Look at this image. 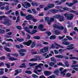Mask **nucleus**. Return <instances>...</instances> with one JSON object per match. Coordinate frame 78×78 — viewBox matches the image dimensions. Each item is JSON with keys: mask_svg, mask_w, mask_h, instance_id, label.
<instances>
[{"mask_svg": "<svg viewBox=\"0 0 78 78\" xmlns=\"http://www.w3.org/2000/svg\"><path fill=\"white\" fill-rule=\"evenodd\" d=\"M18 51L19 53V54L20 56H25V54L23 52H26V51H27V50L25 49H22L20 50H18Z\"/></svg>", "mask_w": 78, "mask_h": 78, "instance_id": "nucleus-1", "label": "nucleus"}, {"mask_svg": "<svg viewBox=\"0 0 78 78\" xmlns=\"http://www.w3.org/2000/svg\"><path fill=\"white\" fill-rule=\"evenodd\" d=\"M36 58H32L30 60V62H33V61H37V60H40L41 59V56H36Z\"/></svg>", "mask_w": 78, "mask_h": 78, "instance_id": "nucleus-2", "label": "nucleus"}, {"mask_svg": "<svg viewBox=\"0 0 78 78\" xmlns=\"http://www.w3.org/2000/svg\"><path fill=\"white\" fill-rule=\"evenodd\" d=\"M54 28H58V29H59L60 30H63L64 27L63 26H58V24H54Z\"/></svg>", "mask_w": 78, "mask_h": 78, "instance_id": "nucleus-3", "label": "nucleus"}, {"mask_svg": "<svg viewBox=\"0 0 78 78\" xmlns=\"http://www.w3.org/2000/svg\"><path fill=\"white\" fill-rule=\"evenodd\" d=\"M48 50V46L44 48L43 49H41L40 50V53H43L45 52H47Z\"/></svg>", "mask_w": 78, "mask_h": 78, "instance_id": "nucleus-4", "label": "nucleus"}, {"mask_svg": "<svg viewBox=\"0 0 78 78\" xmlns=\"http://www.w3.org/2000/svg\"><path fill=\"white\" fill-rule=\"evenodd\" d=\"M22 5L25 8H28V7H30L31 5L28 2H24V4H22Z\"/></svg>", "mask_w": 78, "mask_h": 78, "instance_id": "nucleus-5", "label": "nucleus"}, {"mask_svg": "<svg viewBox=\"0 0 78 78\" xmlns=\"http://www.w3.org/2000/svg\"><path fill=\"white\" fill-rule=\"evenodd\" d=\"M3 24L4 25H7V26H10L11 25V23L10 22L9 20L6 19L4 20L3 22Z\"/></svg>", "mask_w": 78, "mask_h": 78, "instance_id": "nucleus-6", "label": "nucleus"}, {"mask_svg": "<svg viewBox=\"0 0 78 78\" xmlns=\"http://www.w3.org/2000/svg\"><path fill=\"white\" fill-rule=\"evenodd\" d=\"M32 42H33L32 40H29L27 42H23V44L24 45H26L27 46H30L31 43H32Z\"/></svg>", "mask_w": 78, "mask_h": 78, "instance_id": "nucleus-7", "label": "nucleus"}, {"mask_svg": "<svg viewBox=\"0 0 78 78\" xmlns=\"http://www.w3.org/2000/svg\"><path fill=\"white\" fill-rule=\"evenodd\" d=\"M55 58H65L68 59V57H67L66 56H63L62 55H56L55 56Z\"/></svg>", "mask_w": 78, "mask_h": 78, "instance_id": "nucleus-8", "label": "nucleus"}, {"mask_svg": "<svg viewBox=\"0 0 78 78\" xmlns=\"http://www.w3.org/2000/svg\"><path fill=\"white\" fill-rule=\"evenodd\" d=\"M38 28L39 30H41L42 31H44L47 30L46 29H43V28H44V25L42 24L40 25L39 27H38Z\"/></svg>", "mask_w": 78, "mask_h": 78, "instance_id": "nucleus-9", "label": "nucleus"}, {"mask_svg": "<svg viewBox=\"0 0 78 78\" xmlns=\"http://www.w3.org/2000/svg\"><path fill=\"white\" fill-rule=\"evenodd\" d=\"M33 16L31 15H29L27 16H26L25 17L26 20H31Z\"/></svg>", "mask_w": 78, "mask_h": 78, "instance_id": "nucleus-10", "label": "nucleus"}, {"mask_svg": "<svg viewBox=\"0 0 78 78\" xmlns=\"http://www.w3.org/2000/svg\"><path fill=\"white\" fill-rule=\"evenodd\" d=\"M73 18V14L71 13L69 14V16L67 18L68 20H72Z\"/></svg>", "mask_w": 78, "mask_h": 78, "instance_id": "nucleus-11", "label": "nucleus"}, {"mask_svg": "<svg viewBox=\"0 0 78 78\" xmlns=\"http://www.w3.org/2000/svg\"><path fill=\"white\" fill-rule=\"evenodd\" d=\"M48 6L49 9L55 7V4L54 3H49L48 4Z\"/></svg>", "mask_w": 78, "mask_h": 78, "instance_id": "nucleus-12", "label": "nucleus"}, {"mask_svg": "<svg viewBox=\"0 0 78 78\" xmlns=\"http://www.w3.org/2000/svg\"><path fill=\"white\" fill-rule=\"evenodd\" d=\"M44 73L46 76H48L49 75H51L52 73L50 71H45L44 72Z\"/></svg>", "mask_w": 78, "mask_h": 78, "instance_id": "nucleus-13", "label": "nucleus"}, {"mask_svg": "<svg viewBox=\"0 0 78 78\" xmlns=\"http://www.w3.org/2000/svg\"><path fill=\"white\" fill-rule=\"evenodd\" d=\"M69 69H65L64 71L61 72V74L63 75V76H64L66 75V72L67 71H69Z\"/></svg>", "mask_w": 78, "mask_h": 78, "instance_id": "nucleus-14", "label": "nucleus"}, {"mask_svg": "<svg viewBox=\"0 0 78 78\" xmlns=\"http://www.w3.org/2000/svg\"><path fill=\"white\" fill-rule=\"evenodd\" d=\"M59 21L60 22H63V21H64V20H65V18L64 17V16H61L60 18H59Z\"/></svg>", "mask_w": 78, "mask_h": 78, "instance_id": "nucleus-15", "label": "nucleus"}, {"mask_svg": "<svg viewBox=\"0 0 78 78\" xmlns=\"http://www.w3.org/2000/svg\"><path fill=\"white\" fill-rule=\"evenodd\" d=\"M61 16L59 14H58L54 16H53V17L54 18V19H59V18L61 17Z\"/></svg>", "mask_w": 78, "mask_h": 78, "instance_id": "nucleus-16", "label": "nucleus"}, {"mask_svg": "<svg viewBox=\"0 0 78 78\" xmlns=\"http://www.w3.org/2000/svg\"><path fill=\"white\" fill-rule=\"evenodd\" d=\"M24 30H25V31H26V32H27V33H29L30 34V30H29V28H28V27H25L24 28Z\"/></svg>", "mask_w": 78, "mask_h": 78, "instance_id": "nucleus-17", "label": "nucleus"}, {"mask_svg": "<svg viewBox=\"0 0 78 78\" xmlns=\"http://www.w3.org/2000/svg\"><path fill=\"white\" fill-rule=\"evenodd\" d=\"M22 65V66H20L19 67H20V68H26V67H27V66L25 65V63H23Z\"/></svg>", "mask_w": 78, "mask_h": 78, "instance_id": "nucleus-18", "label": "nucleus"}, {"mask_svg": "<svg viewBox=\"0 0 78 78\" xmlns=\"http://www.w3.org/2000/svg\"><path fill=\"white\" fill-rule=\"evenodd\" d=\"M9 59L12 61H16V60H17V58L11 57H10L9 58Z\"/></svg>", "mask_w": 78, "mask_h": 78, "instance_id": "nucleus-19", "label": "nucleus"}, {"mask_svg": "<svg viewBox=\"0 0 78 78\" xmlns=\"http://www.w3.org/2000/svg\"><path fill=\"white\" fill-rule=\"evenodd\" d=\"M35 45H36V41H34L31 45V48H34V47H35Z\"/></svg>", "mask_w": 78, "mask_h": 78, "instance_id": "nucleus-20", "label": "nucleus"}, {"mask_svg": "<svg viewBox=\"0 0 78 78\" xmlns=\"http://www.w3.org/2000/svg\"><path fill=\"white\" fill-rule=\"evenodd\" d=\"M54 33L55 34H56V35H58V34H60V33H61V31L59 30H56L54 31Z\"/></svg>", "mask_w": 78, "mask_h": 78, "instance_id": "nucleus-21", "label": "nucleus"}, {"mask_svg": "<svg viewBox=\"0 0 78 78\" xmlns=\"http://www.w3.org/2000/svg\"><path fill=\"white\" fill-rule=\"evenodd\" d=\"M4 50L8 52H11V50L9 48H4Z\"/></svg>", "mask_w": 78, "mask_h": 78, "instance_id": "nucleus-22", "label": "nucleus"}, {"mask_svg": "<svg viewBox=\"0 0 78 78\" xmlns=\"http://www.w3.org/2000/svg\"><path fill=\"white\" fill-rule=\"evenodd\" d=\"M51 12H52V13H54V14H55V13H57L58 12V10L56 9H53Z\"/></svg>", "mask_w": 78, "mask_h": 78, "instance_id": "nucleus-23", "label": "nucleus"}, {"mask_svg": "<svg viewBox=\"0 0 78 78\" xmlns=\"http://www.w3.org/2000/svg\"><path fill=\"white\" fill-rule=\"evenodd\" d=\"M36 32H37V30H33L32 31V32H30V33L29 34H34V33H36Z\"/></svg>", "mask_w": 78, "mask_h": 78, "instance_id": "nucleus-24", "label": "nucleus"}, {"mask_svg": "<svg viewBox=\"0 0 78 78\" xmlns=\"http://www.w3.org/2000/svg\"><path fill=\"white\" fill-rule=\"evenodd\" d=\"M31 20H32V21H33V22H37V19H35L34 18V16H32V19H31Z\"/></svg>", "mask_w": 78, "mask_h": 78, "instance_id": "nucleus-25", "label": "nucleus"}, {"mask_svg": "<svg viewBox=\"0 0 78 78\" xmlns=\"http://www.w3.org/2000/svg\"><path fill=\"white\" fill-rule=\"evenodd\" d=\"M29 65H30V67H33V66H35V65H37V64L35 63H32L31 64V63H29Z\"/></svg>", "mask_w": 78, "mask_h": 78, "instance_id": "nucleus-26", "label": "nucleus"}, {"mask_svg": "<svg viewBox=\"0 0 78 78\" xmlns=\"http://www.w3.org/2000/svg\"><path fill=\"white\" fill-rule=\"evenodd\" d=\"M50 59H51V61H53L55 63H56V60H55V59L54 57L51 58H50Z\"/></svg>", "mask_w": 78, "mask_h": 78, "instance_id": "nucleus-27", "label": "nucleus"}, {"mask_svg": "<svg viewBox=\"0 0 78 78\" xmlns=\"http://www.w3.org/2000/svg\"><path fill=\"white\" fill-rule=\"evenodd\" d=\"M55 2L56 3V5H61L62 3V2H59V1H55Z\"/></svg>", "mask_w": 78, "mask_h": 78, "instance_id": "nucleus-28", "label": "nucleus"}, {"mask_svg": "<svg viewBox=\"0 0 78 78\" xmlns=\"http://www.w3.org/2000/svg\"><path fill=\"white\" fill-rule=\"evenodd\" d=\"M4 40L6 41H11V42H13V40H12L11 38H10L9 39H8L7 38H5Z\"/></svg>", "mask_w": 78, "mask_h": 78, "instance_id": "nucleus-29", "label": "nucleus"}, {"mask_svg": "<svg viewBox=\"0 0 78 78\" xmlns=\"http://www.w3.org/2000/svg\"><path fill=\"white\" fill-rule=\"evenodd\" d=\"M56 36L55 35H52L50 37V39L53 40L55 39Z\"/></svg>", "mask_w": 78, "mask_h": 78, "instance_id": "nucleus-30", "label": "nucleus"}, {"mask_svg": "<svg viewBox=\"0 0 78 78\" xmlns=\"http://www.w3.org/2000/svg\"><path fill=\"white\" fill-rule=\"evenodd\" d=\"M65 65L66 67H69V62H68L67 61H65Z\"/></svg>", "mask_w": 78, "mask_h": 78, "instance_id": "nucleus-31", "label": "nucleus"}, {"mask_svg": "<svg viewBox=\"0 0 78 78\" xmlns=\"http://www.w3.org/2000/svg\"><path fill=\"white\" fill-rule=\"evenodd\" d=\"M34 39H37V40H39V39H40V37L39 36H35L34 37Z\"/></svg>", "mask_w": 78, "mask_h": 78, "instance_id": "nucleus-32", "label": "nucleus"}, {"mask_svg": "<svg viewBox=\"0 0 78 78\" xmlns=\"http://www.w3.org/2000/svg\"><path fill=\"white\" fill-rule=\"evenodd\" d=\"M17 41L19 42H23L24 41V39H20V38H17Z\"/></svg>", "mask_w": 78, "mask_h": 78, "instance_id": "nucleus-33", "label": "nucleus"}, {"mask_svg": "<svg viewBox=\"0 0 78 78\" xmlns=\"http://www.w3.org/2000/svg\"><path fill=\"white\" fill-rule=\"evenodd\" d=\"M26 73H27V74H31L32 72L30 70L26 71L25 72Z\"/></svg>", "mask_w": 78, "mask_h": 78, "instance_id": "nucleus-34", "label": "nucleus"}, {"mask_svg": "<svg viewBox=\"0 0 78 78\" xmlns=\"http://www.w3.org/2000/svg\"><path fill=\"white\" fill-rule=\"evenodd\" d=\"M63 7L62 6H56V9H62Z\"/></svg>", "mask_w": 78, "mask_h": 78, "instance_id": "nucleus-35", "label": "nucleus"}, {"mask_svg": "<svg viewBox=\"0 0 78 78\" xmlns=\"http://www.w3.org/2000/svg\"><path fill=\"white\" fill-rule=\"evenodd\" d=\"M69 58L70 59H76V60H78V57H70Z\"/></svg>", "mask_w": 78, "mask_h": 78, "instance_id": "nucleus-36", "label": "nucleus"}, {"mask_svg": "<svg viewBox=\"0 0 78 78\" xmlns=\"http://www.w3.org/2000/svg\"><path fill=\"white\" fill-rule=\"evenodd\" d=\"M58 73H59V70L58 69L55 70L54 72V73L56 74V75H57Z\"/></svg>", "mask_w": 78, "mask_h": 78, "instance_id": "nucleus-37", "label": "nucleus"}, {"mask_svg": "<svg viewBox=\"0 0 78 78\" xmlns=\"http://www.w3.org/2000/svg\"><path fill=\"white\" fill-rule=\"evenodd\" d=\"M66 38L68 39L69 40V41H72V40H73V38L71 37H70L69 36H66Z\"/></svg>", "mask_w": 78, "mask_h": 78, "instance_id": "nucleus-38", "label": "nucleus"}, {"mask_svg": "<svg viewBox=\"0 0 78 78\" xmlns=\"http://www.w3.org/2000/svg\"><path fill=\"white\" fill-rule=\"evenodd\" d=\"M46 34H47V35L48 36H50V35H51V32H50L49 31H48V32L46 31Z\"/></svg>", "mask_w": 78, "mask_h": 78, "instance_id": "nucleus-39", "label": "nucleus"}, {"mask_svg": "<svg viewBox=\"0 0 78 78\" xmlns=\"http://www.w3.org/2000/svg\"><path fill=\"white\" fill-rule=\"evenodd\" d=\"M20 13L21 16H23L24 17H25V16H26V14H23L22 11H21Z\"/></svg>", "mask_w": 78, "mask_h": 78, "instance_id": "nucleus-40", "label": "nucleus"}, {"mask_svg": "<svg viewBox=\"0 0 78 78\" xmlns=\"http://www.w3.org/2000/svg\"><path fill=\"white\" fill-rule=\"evenodd\" d=\"M5 9H6V11H8L9 9V7L8 5H6L5 7Z\"/></svg>", "mask_w": 78, "mask_h": 78, "instance_id": "nucleus-41", "label": "nucleus"}, {"mask_svg": "<svg viewBox=\"0 0 78 78\" xmlns=\"http://www.w3.org/2000/svg\"><path fill=\"white\" fill-rule=\"evenodd\" d=\"M55 45H56V46H57L58 47H60V48H64V47L60 45H59L56 43H55Z\"/></svg>", "mask_w": 78, "mask_h": 78, "instance_id": "nucleus-42", "label": "nucleus"}, {"mask_svg": "<svg viewBox=\"0 0 78 78\" xmlns=\"http://www.w3.org/2000/svg\"><path fill=\"white\" fill-rule=\"evenodd\" d=\"M0 34H4L5 33V30L2 29H0Z\"/></svg>", "mask_w": 78, "mask_h": 78, "instance_id": "nucleus-43", "label": "nucleus"}, {"mask_svg": "<svg viewBox=\"0 0 78 78\" xmlns=\"http://www.w3.org/2000/svg\"><path fill=\"white\" fill-rule=\"evenodd\" d=\"M65 37V35H63L62 37H61V36H59L58 37V38L60 39V40H61L63 39Z\"/></svg>", "mask_w": 78, "mask_h": 78, "instance_id": "nucleus-44", "label": "nucleus"}, {"mask_svg": "<svg viewBox=\"0 0 78 78\" xmlns=\"http://www.w3.org/2000/svg\"><path fill=\"white\" fill-rule=\"evenodd\" d=\"M15 72L16 73H15V75H18L19 73V71L17 69L15 70Z\"/></svg>", "mask_w": 78, "mask_h": 78, "instance_id": "nucleus-45", "label": "nucleus"}, {"mask_svg": "<svg viewBox=\"0 0 78 78\" xmlns=\"http://www.w3.org/2000/svg\"><path fill=\"white\" fill-rule=\"evenodd\" d=\"M49 64L50 66H53L55 65V63L53 62H51L49 63Z\"/></svg>", "mask_w": 78, "mask_h": 78, "instance_id": "nucleus-46", "label": "nucleus"}, {"mask_svg": "<svg viewBox=\"0 0 78 78\" xmlns=\"http://www.w3.org/2000/svg\"><path fill=\"white\" fill-rule=\"evenodd\" d=\"M3 18H6V16H0V20H2Z\"/></svg>", "mask_w": 78, "mask_h": 78, "instance_id": "nucleus-47", "label": "nucleus"}, {"mask_svg": "<svg viewBox=\"0 0 78 78\" xmlns=\"http://www.w3.org/2000/svg\"><path fill=\"white\" fill-rule=\"evenodd\" d=\"M62 9H63L64 11H68L69 10V8H68L67 7H64V8L62 7Z\"/></svg>", "mask_w": 78, "mask_h": 78, "instance_id": "nucleus-48", "label": "nucleus"}, {"mask_svg": "<svg viewBox=\"0 0 78 78\" xmlns=\"http://www.w3.org/2000/svg\"><path fill=\"white\" fill-rule=\"evenodd\" d=\"M69 12H72V13H75V12H78V10L76 11L73 10H72L69 11Z\"/></svg>", "mask_w": 78, "mask_h": 78, "instance_id": "nucleus-49", "label": "nucleus"}, {"mask_svg": "<svg viewBox=\"0 0 78 78\" xmlns=\"http://www.w3.org/2000/svg\"><path fill=\"white\" fill-rule=\"evenodd\" d=\"M69 14L67 13L65 14L64 15L65 17H66L67 18V17H69Z\"/></svg>", "mask_w": 78, "mask_h": 78, "instance_id": "nucleus-50", "label": "nucleus"}, {"mask_svg": "<svg viewBox=\"0 0 78 78\" xmlns=\"http://www.w3.org/2000/svg\"><path fill=\"white\" fill-rule=\"evenodd\" d=\"M19 21H20V19L19 16H18L17 18V20L16 21V23H17V22H19Z\"/></svg>", "mask_w": 78, "mask_h": 78, "instance_id": "nucleus-51", "label": "nucleus"}, {"mask_svg": "<svg viewBox=\"0 0 78 78\" xmlns=\"http://www.w3.org/2000/svg\"><path fill=\"white\" fill-rule=\"evenodd\" d=\"M57 66H64V65L62 64V63H57Z\"/></svg>", "mask_w": 78, "mask_h": 78, "instance_id": "nucleus-52", "label": "nucleus"}, {"mask_svg": "<svg viewBox=\"0 0 78 78\" xmlns=\"http://www.w3.org/2000/svg\"><path fill=\"white\" fill-rule=\"evenodd\" d=\"M78 67V65H72L71 66V67Z\"/></svg>", "mask_w": 78, "mask_h": 78, "instance_id": "nucleus-53", "label": "nucleus"}, {"mask_svg": "<svg viewBox=\"0 0 78 78\" xmlns=\"http://www.w3.org/2000/svg\"><path fill=\"white\" fill-rule=\"evenodd\" d=\"M32 11H33V12H34V14H37V12H36V10H35V9H32Z\"/></svg>", "mask_w": 78, "mask_h": 78, "instance_id": "nucleus-54", "label": "nucleus"}, {"mask_svg": "<svg viewBox=\"0 0 78 78\" xmlns=\"http://www.w3.org/2000/svg\"><path fill=\"white\" fill-rule=\"evenodd\" d=\"M49 9V8L48 7V6L46 7L45 8H44V11H47V10H48Z\"/></svg>", "mask_w": 78, "mask_h": 78, "instance_id": "nucleus-55", "label": "nucleus"}, {"mask_svg": "<svg viewBox=\"0 0 78 78\" xmlns=\"http://www.w3.org/2000/svg\"><path fill=\"white\" fill-rule=\"evenodd\" d=\"M12 12V10H10L9 11L7 12L5 14L6 15H8V14H9L10 12Z\"/></svg>", "mask_w": 78, "mask_h": 78, "instance_id": "nucleus-56", "label": "nucleus"}, {"mask_svg": "<svg viewBox=\"0 0 78 78\" xmlns=\"http://www.w3.org/2000/svg\"><path fill=\"white\" fill-rule=\"evenodd\" d=\"M32 76L33 78H36V77H38L36 75V74H33L32 75Z\"/></svg>", "mask_w": 78, "mask_h": 78, "instance_id": "nucleus-57", "label": "nucleus"}, {"mask_svg": "<svg viewBox=\"0 0 78 78\" xmlns=\"http://www.w3.org/2000/svg\"><path fill=\"white\" fill-rule=\"evenodd\" d=\"M37 65L39 68H41V66H44V64L42 63H40Z\"/></svg>", "mask_w": 78, "mask_h": 78, "instance_id": "nucleus-58", "label": "nucleus"}, {"mask_svg": "<svg viewBox=\"0 0 78 78\" xmlns=\"http://www.w3.org/2000/svg\"><path fill=\"white\" fill-rule=\"evenodd\" d=\"M55 78V75H52L48 77V78Z\"/></svg>", "mask_w": 78, "mask_h": 78, "instance_id": "nucleus-59", "label": "nucleus"}, {"mask_svg": "<svg viewBox=\"0 0 78 78\" xmlns=\"http://www.w3.org/2000/svg\"><path fill=\"white\" fill-rule=\"evenodd\" d=\"M64 12V10L61 9H58V12Z\"/></svg>", "mask_w": 78, "mask_h": 78, "instance_id": "nucleus-60", "label": "nucleus"}, {"mask_svg": "<svg viewBox=\"0 0 78 78\" xmlns=\"http://www.w3.org/2000/svg\"><path fill=\"white\" fill-rule=\"evenodd\" d=\"M55 18L54 17L53 18H51L50 19V21L51 22H53L54 20H55Z\"/></svg>", "mask_w": 78, "mask_h": 78, "instance_id": "nucleus-61", "label": "nucleus"}, {"mask_svg": "<svg viewBox=\"0 0 78 78\" xmlns=\"http://www.w3.org/2000/svg\"><path fill=\"white\" fill-rule=\"evenodd\" d=\"M5 65H6V66H7V68H8V69H9V68H10V65H9V64L8 63H6Z\"/></svg>", "mask_w": 78, "mask_h": 78, "instance_id": "nucleus-62", "label": "nucleus"}, {"mask_svg": "<svg viewBox=\"0 0 78 78\" xmlns=\"http://www.w3.org/2000/svg\"><path fill=\"white\" fill-rule=\"evenodd\" d=\"M67 76L68 77H70L71 76V74L70 73H67L66 74Z\"/></svg>", "mask_w": 78, "mask_h": 78, "instance_id": "nucleus-63", "label": "nucleus"}, {"mask_svg": "<svg viewBox=\"0 0 78 78\" xmlns=\"http://www.w3.org/2000/svg\"><path fill=\"white\" fill-rule=\"evenodd\" d=\"M26 35H27V39H30V35L28 34H27Z\"/></svg>", "mask_w": 78, "mask_h": 78, "instance_id": "nucleus-64", "label": "nucleus"}]
</instances>
